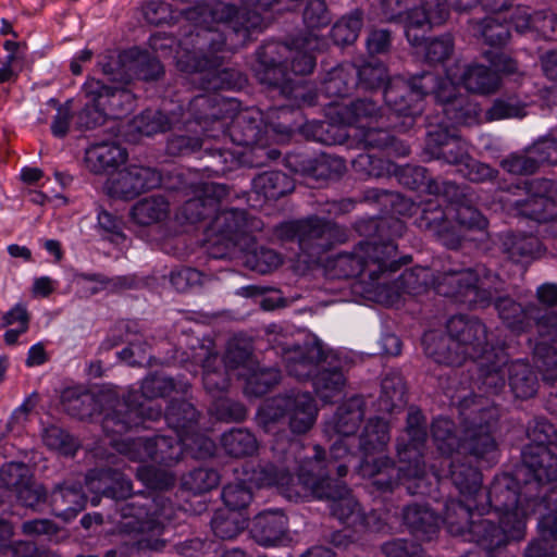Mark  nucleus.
<instances>
[{
	"label": "nucleus",
	"mask_w": 557,
	"mask_h": 557,
	"mask_svg": "<svg viewBox=\"0 0 557 557\" xmlns=\"http://www.w3.org/2000/svg\"><path fill=\"white\" fill-rule=\"evenodd\" d=\"M458 411L463 426L458 451L462 458H472L480 466L492 467L498 461L499 449L494 432L498 409L486 399L462 398Z\"/></svg>",
	"instance_id": "8"
},
{
	"label": "nucleus",
	"mask_w": 557,
	"mask_h": 557,
	"mask_svg": "<svg viewBox=\"0 0 557 557\" xmlns=\"http://www.w3.org/2000/svg\"><path fill=\"white\" fill-rule=\"evenodd\" d=\"M455 341L447 333H425L422 339L425 355L438 364L448 367H460L463 364L458 348H455Z\"/></svg>",
	"instance_id": "44"
},
{
	"label": "nucleus",
	"mask_w": 557,
	"mask_h": 557,
	"mask_svg": "<svg viewBox=\"0 0 557 557\" xmlns=\"http://www.w3.org/2000/svg\"><path fill=\"white\" fill-rule=\"evenodd\" d=\"M431 435L442 457L458 455L461 437L457 435L455 423L447 418H436L431 424Z\"/></svg>",
	"instance_id": "59"
},
{
	"label": "nucleus",
	"mask_w": 557,
	"mask_h": 557,
	"mask_svg": "<svg viewBox=\"0 0 557 557\" xmlns=\"http://www.w3.org/2000/svg\"><path fill=\"white\" fill-rule=\"evenodd\" d=\"M416 101L421 103L423 97L432 95L437 107L454 91L455 83L449 77H442L433 72H422L409 81Z\"/></svg>",
	"instance_id": "42"
},
{
	"label": "nucleus",
	"mask_w": 557,
	"mask_h": 557,
	"mask_svg": "<svg viewBox=\"0 0 557 557\" xmlns=\"http://www.w3.org/2000/svg\"><path fill=\"white\" fill-rule=\"evenodd\" d=\"M261 2H196L184 10V18L190 29L182 45L186 47V60L180 59L182 71L194 75L193 83L203 90H234L246 83L245 76L235 69L221 67L219 52L245 46L255 33L265 28V20L259 11Z\"/></svg>",
	"instance_id": "1"
},
{
	"label": "nucleus",
	"mask_w": 557,
	"mask_h": 557,
	"mask_svg": "<svg viewBox=\"0 0 557 557\" xmlns=\"http://www.w3.org/2000/svg\"><path fill=\"white\" fill-rule=\"evenodd\" d=\"M163 416L161 406L132 407L127 404H121L117 408L108 412L102 419V430L108 436L123 435L132 429L146 425L147 421H157Z\"/></svg>",
	"instance_id": "26"
},
{
	"label": "nucleus",
	"mask_w": 557,
	"mask_h": 557,
	"mask_svg": "<svg viewBox=\"0 0 557 557\" xmlns=\"http://www.w3.org/2000/svg\"><path fill=\"white\" fill-rule=\"evenodd\" d=\"M227 139H223L222 135L218 138L213 136H206L203 140V149L198 156L202 159L209 158V163L203 166V170L215 175H224L238 168L242 161V152L225 146Z\"/></svg>",
	"instance_id": "34"
},
{
	"label": "nucleus",
	"mask_w": 557,
	"mask_h": 557,
	"mask_svg": "<svg viewBox=\"0 0 557 557\" xmlns=\"http://www.w3.org/2000/svg\"><path fill=\"white\" fill-rule=\"evenodd\" d=\"M446 332L455 341L463 363L468 359L476 362L505 345L503 341H495L493 333H488L486 325L476 317L454 315L446 323Z\"/></svg>",
	"instance_id": "13"
},
{
	"label": "nucleus",
	"mask_w": 557,
	"mask_h": 557,
	"mask_svg": "<svg viewBox=\"0 0 557 557\" xmlns=\"http://www.w3.org/2000/svg\"><path fill=\"white\" fill-rule=\"evenodd\" d=\"M358 87V69L352 63H342L330 70L322 81L320 92L326 98L343 99Z\"/></svg>",
	"instance_id": "38"
},
{
	"label": "nucleus",
	"mask_w": 557,
	"mask_h": 557,
	"mask_svg": "<svg viewBox=\"0 0 557 557\" xmlns=\"http://www.w3.org/2000/svg\"><path fill=\"white\" fill-rule=\"evenodd\" d=\"M465 460L466 458H462V456L455 455L453 457H442L438 460V466H432L437 483L449 480L460 496L459 498H448L445 506L450 500L478 504L476 497L482 486V473L476 467Z\"/></svg>",
	"instance_id": "19"
},
{
	"label": "nucleus",
	"mask_w": 557,
	"mask_h": 557,
	"mask_svg": "<svg viewBox=\"0 0 557 557\" xmlns=\"http://www.w3.org/2000/svg\"><path fill=\"white\" fill-rule=\"evenodd\" d=\"M362 399L352 397L341 405L334 416V431L343 436L355 435L363 419Z\"/></svg>",
	"instance_id": "57"
},
{
	"label": "nucleus",
	"mask_w": 557,
	"mask_h": 557,
	"mask_svg": "<svg viewBox=\"0 0 557 557\" xmlns=\"http://www.w3.org/2000/svg\"><path fill=\"white\" fill-rule=\"evenodd\" d=\"M61 400L64 411L79 420L90 418L99 410L96 396L86 388H66L62 393Z\"/></svg>",
	"instance_id": "53"
},
{
	"label": "nucleus",
	"mask_w": 557,
	"mask_h": 557,
	"mask_svg": "<svg viewBox=\"0 0 557 557\" xmlns=\"http://www.w3.org/2000/svg\"><path fill=\"white\" fill-rule=\"evenodd\" d=\"M404 523L410 533L422 541H430L440 530L441 517L426 505L410 504L403 510Z\"/></svg>",
	"instance_id": "41"
},
{
	"label": "nucleus",
	"mask_w": 557,
	"mask_h": 557,
	"mask_svg": "<svg viewBox=\"0 0 557 557\" xmlns=\"http://www.w3.org/2000/svg\"><path fill=\"white\" fill-rule=\"evenodd\" d=\"M187 440L181 434L174 436L154 435L152 437L138 436L121 441L112 438L111 444L129 460L139 462L152 460L170 467L181 459L183 448L189 446Z\"/></svg>",
	"instance_id": "12"
},
{
	"label": "nucleus",
	"mask_w": 557,
	"mask_h": 557,
	"mask_svg": "<svg viewBox=\"0 0 557 557\" xmlns=\"http://www.w3.org/2000/svg\"><path fill=\"white\" fill-rule=\"evenodd\" d=\"M327 106L335 109L336 121L346 126L363 129L375 120L380 113L377 103L370 99H357L349 104L331 101Z\"/></svg>",
	"instance_id": "40"
},
{
	"label": "nucleus",
	"mask_w": 557,
	"mask_h": 557,
	"mask_svg": "<svg viewBox=\"0 0 557 557\" xmlns=\"http://www.w3.org/2000/svg\"><path fill=\"white\" fill-rule=\"evenodd\" d=\"M523 188L527 198L513 202L517 213L539 223H552V226H555L557 181L545 177L532 178L524 182Z\"/></svg>",
	"instance_id": "18"
},
{
	"label": "nucleus",
	"mask_w": 557,
	"mask_h": 557,
	"mask_svg": "<svg viewBox=\"0 0 557 557\" xmlns=\"http://www.w3.org/2000/svg\"><path fill=\"white\" fill-rule=\"evenodd\" d=\"M221 446L233 458H245L257 453L259 444L248 429L233 428L221 436Z\"/></svg>",
	"instance_id": "56"
},
{
	"label": "nucleus",
	"mask_w": 557,
	"mask_h": 557,
	"mask_svg": "<svg viewBox=\"0 0 557 557\" xmlns=\"http://www.w3.org/2000/svg\"><path fill=\"white\" fill-rule=\"evenodd\" d=\"M523 466L537 484L557 481V453L550 447L525 445L521 453Z\"/></svg>",
	"instance_id": "32"
},
{
	"label": "nucleus",
	"mask_w": 557,
	"mask_h": 557,
	"mask_svg": "<svg viewBox=\"0 0 557 557\" xmlns=\"http://www.w3.org/2000/svg\"><path fill=\"white\" fill-rule=\"evenodd\" d=\"M407 403L406 384L398 373L386 374L381 383V393L377 398V411L392 413L401 409Z\"/></svg>",
	"instance_id": "54"
},
{
	"label": "nucleus",
	"mask_w": 557,
	"mask_h": 557,
	"mask_svg": "<svg viewBox=\"0 0 557 557\" xmlns=\"http://www.w3.org/2000/svg\"><path fill=\"white\" fill-rule=\"evenodd\" d=\"M136 478L149 492L133 494V483L123 472L112 468H95L87 472L85 484L95 494L91 505L98 506L100 498L126 500L121 507L120 528L125 533H160L173 519L172 502L158 493L175 484V476L164 469L139 466Z\"/></svg>",
	"instance_id": "2"
},
{
	"label": "nucleus",
	"mask_w": 557,
	"mask_h": 557,
	"mask_svg": "<svg viewBox=\"0 0 557 557\" xmlns=\"http://www.w3.org/2000/svg\"><path fill=\"white\" fill-rule=\"evenodd\" d=\"M363 224L358 225L361 231ZM364 227L374 231V235L361 240L350 252H339L332 261V268L338 278L368 277L375 284L384 275L395 273L403 264L411 262L406 255L399 260L392 259L397 251L395 239L404 235L407 227L404 221L393 215L370 220Z\"/></svg>",
	"instance_id": "5"
},
{
	"label": "nucleus",
	"mask_w": 557,
	"mask_h": 557,
	"mask_svg": "<svg viewBox=\"0 0 557 557\" xmlns=\"http://www.w3.org/2000/svg\"><path fill=\"white\" fill-rule=\"evenodd\" d=\"M273 350L281 355L287 374L298 381L311 380L321 363L330 358V350H326L317 337L302 344L276 347Z\"/></svg>",
	"instance_id": "21"
},
{
	"label": "nucleus",
	"mask_w": 557,
	"mask_h": 557,
	"mask_svg": "<svg viewBox=\"0 0 557 557\" xmlns=\"http://www.w3.org/2000/svg\"><path fill=\"white\" fill-rule=\"evenodd\" d=\"M502 250L512 262H527L539 256L541 243L532 234L510 232L502 238Z\"/></svg>",
	"instance_id": "49"
},
{
	"label": "nucleus",
	"mask_w": 557,
	"mask_h": 557,
	"mask_svg": "<svg viewBox=\"0 0 557 557\" xmlns=\"http://www.w3.org/2000/svg\"><path fill=\"white\" fill-rule=\"evenodd\" d=\"M253 190L265 199L277 200L295 189L294 180L281 171H268L252 180Z\"/></svg>",
	"instance_id": "55"
},
{
	"label": "nucleus",
	"mask_w": 557,
	"mask_h": 557,
	"mask_svg": "<svg viewBox=\"0 0 557 557\" xmlns=\"http://www.w3.org/2000/svg\"><path fill=\"white\" fill-rule=\"evenodd\" d=\"M255 72L259 83L269 92H275L283 98L293 92L295 81L289 77L286 65L256 66Z\"/></svg>",
	"instance_id": "64"
},
{
	"label": "nucleus",
	"mask_w": 557,
	"mask_h": 557,
	"mask_svg": "<svg viewBox=\"0 0 557 557\" xmlns=\"http://www.w3.org/2000/svg\"><path fill=\"white\" fill-rule=\"evenodd\" d=\"M504 284L500 276L484 264L465 268L449 258L436 271L434 290L471 308H486L493 302L494 296L504 289Z\"/></svg>",
	"instance_id": "7"
},
{
	"label": "nucleus",
	"mask_w": 557,
	"mask_h": 557,
	"mask_svg": "<svg viewBox=\"0 0 557 557\" xmlns=\"http://www.w3.org/2000/svg\"><path fill=\"white\" fill-rule=\"evenodd\" d=\"M198 418L199 412L195 406L185 399H172L164 412L169 428L186 438L189 433L197 430Z\"/></svg>",
	"instance_id": "46"
},
{
	"label": "nucleus",
	"mask_w": 557,
	"mask_h": 557,
	"mask_svg": "<svg viewBox=\"0 0 557 557\" xmlns=\"http://www.w3.org/2000/svg\"><path fill=\"white\" fill-rule=\"evenodd\" d=\"M424 153L430 159L443 160L448 164L459 168L469 157L465 144L460 137L449 132L444 121L436 123V128L428 132Z\"/></svg>",
	"instance_id": "27"
},
{
	"label": "nucleus",
	"mask_w": 557,
	"mask_h": 557,
	"mask_svg": "<svg viewBox=\"0 0 557 557\" xmlns=\"http://www.w3.org/2000/svg\"><path fill=\"white\" fill-rule=\"evenodd\" d=\"M389 4L392 2H380L382 21L404 24L405 35L412 47L423 46L426 30L445 23L449 15V2H420L411 10L396 14L387 13Z\"/></svg>",
	"instance_id": "15"
},
{
	"label": "nucleus",
	"mask_w": 557,
	"mask_h": 557,
	"mask_svg": "<svg viewBox=\"0 0 557 557\" xmlns=\"http://www.w3.org/2000/svg\"><path fill=\"white\" fill-rule=\"evenodd\" d=\"M458 83L470 92L491 95L498 90L502 81L490 67L474 63L465 66Z\"/></svg>",
	"instance_id": "45"
},
{
	"label": "nucleus",
	"mask_w": 557,
	"mask_h": 557,
	"mask_svg": "<svg viewBox=\"0 0 557 557\" xmlns=\"http://www.w3.org/2000/svg\"><path fill=\"white\" fill-rule=\"evenodd\" d=\"M169 202L162 196H151L136 202L132 210V220L139 225H151L165 220L169 215Z\"/></svg>",
	"instance_id": "58"
},
{
	"label": "nucleus",
	"mask_w": 557,
	"mask_h": 557,
	"mask_svg": "<svg viewBox=\"0 0 557 557\" xmlns=\"http://www.w3.org/2000/svg\"><path fill=\"white\" fill-rule=\"evenodd\" d=\"M247 521L243 513L220 508L214 511L210 525L215 537L226 541L238 536L247 528Z\"/></svg>",
	"instance_id": "62"
},
{
	"label": "nucleus",
	"mask_w": 557,
	"mask_h": 557,
	"mask_svg": "<svg viewBox=\"0 0 557 557\" xmlns=\"http://www.w3.org/2000/svg\"><path fill=\"white\" fill-rule=\"evenodd\" d=\"M134 58V50L123 51L117 55H101L97 62L100 72L113 84H129V61Z\"/></svg>",
	"instance_id": "60"
},
{
	"label": "nucleus",
	"mask_w": 557,
	"mask_h": 557,
	"mask_svg": "<svg viewBox=\"0 0 557 557\" xmlns=\"http://www.w3.org/2000/svg\"><path fill=\"white\" fill-rule=\"evenodd\" d=\"M512 10V5L506 2L497 9L492 15L475 21L473 30L475 36L483 39L485 45L491 47H503L510 38V28L507 18L508 12Z\"/></svg>",
	"instance_id": "37"
},
{
	"label": "nucleus",
	"mask_w": 557,
	"mask_h": 557,
	"mask_svg": "<svg viewBox=\"0 0 557 557\" xmlns=\"http://www.w3.org/2000/svg\"><path fill=\"white\" fill-rule=\"evenodd\" d=\"M436 271L428 267H414L405 270L396 281V286L405 294L420 295L429 288L434 289Z\"/></svg>",
	"instance_id": "61"
},
{
	"label": "nucleus",
	"mask_w": 557,
	"mask_h": 557,
	"mask_svg": "<svg viewBox=\"0 0 557 557\" xmlns=\"http://www.w3.org/2000/svg\"><path fill=\"white\" fill-rule=\"evenodd\" d=\"M438 108L451 126H471L481 123V108L470 96L458 92L455 85L454 91L447 99H443Z\"/></svg>",
	"instance_id": "36"
},
{
	"label": "nucleus",
	"mask_w": 557,
	"mask_h": 557,
	"mask_svg": "<svg viewBox=\"0 0 557 557\" xmlns=\"http://www.w3.org/2000/svg\"><path fill=\"white\" fill-rule=\"evenodd\" d=\"M236 107V100L225 98L216 92L200 94L189 102L183 123L189 127L195 123L203 136H225L227 122L232 117Z\"/></svg>",
	"instance_id": "14"
},
{
	"label": "nucleus",
	"mask_w": 557,
	"mask_h": 557,
	"mask_svg": "<svg viewBox=\"0 0 557 557\" xmlns=\"http://www.w3.org/2000/svg\"><path fill=\"white\" fill-rule=\"evenodd\" d=\"M330 112L332 121H310L301 126L302 135L310 140L326 145H341L344 144L348 137L346 125L336 121L335 109Z\"/></svg>",
	"instance_id": "47"
},
{
	"label": "nucleus",
	"mask_w": 557,
	"mask_h": 557,
	"mask_svg": "<svg viewBox=\"0 0 557 557\" xmlns=\"http://www.w3.org/2000/svg\"><path fill=\"white\" fill-rule=\"evenodd\" d=\"M539 537L524 550V557H557V519L553 516L539 518Z\"/></svg>",
	"instance_id": "50"
},
{
	"label": "nucleus",
	"mask_w": 557,
	"mask_h": 557,
	"mask_svg": "<svg viewBox=\"0 0 557 557\" xmlns=\"http://www.w3.org/2000/svg\"><path fill=\"white\" fill-rule=\"evenodd\" d=\"M478 361L474 385L482 394H473L467 398H483L491 404L488 396L498 395L506 386L508 355L505 345Z\"/></svg>",
	"instance_id": "25"
},
{
	"label": "nucleus",
	"mask_w": 557,
	"mask_h": 557,
	"mask_svg": "<svg viewBox=\"0 0 557 557\" xmlns=\"http://www.w3.org/2000/svg\"><path fill=\"white\" fill-rule=\"evenodd\" d=\"M321 400L331 403L346 384L342 361L330 350V358L323 361L310 380Z\"/></svg>",
	"instance_id": "35"
},
{
	"label": "nucleus",
	"mask_w": 557,
	"mask_h": 557,
	"mask_svg": "<svg viewBox=\"0 0 557 557\" xmlns=\"http://www.w3.org/2000/svg\"><path fill=\"white\" fill-rule=\"evenodd\" d=\"M327 42L312 32L301 33L290 39L292 71L296 75H308L312 73L317 61L313 52L325 49Z\"/></svg>",
	"instance_id": "33"
},
{
	"label": "nucleus",
	"mask_w": 557,
	"mask_h": 557,
	"mask_svg": "<svg viewBox=\"0 0 557 557\" xmlns=\"http://www.w3.org/2000/svg\"><path fill=\"white\" fill-rule=\"evenodd\" d=\"M428 441V422L422 411L416 407L408 410L406 426L397 438L396 451L403 467H397L387 456L369 460L362 458L358 471L372 480L379 492H392L407 482V492L438 502L437 490L428 484L425 478L424 448Z\"/></svg>",
	"instance_id": "4"
},
{
	"label": "nucleus",
	"mask_w": 557,
	"mask_h": 557,
	"mask_svg": "<svg viewBox=\"0 0 557 557\" xmlns=\"http://www.w3.org/2000/svg\"><path fill=\"white\" fill-rule=\"evenodd\" d=\"M260 228L261 221L248 218L245 210H218L205 228L206 242L210 245V256L215 259L225 258L235 246L250 238L251 233Z\"/></svg>",
	"instance_id": "11"
},
{
	"label": "nucleus",
	"mask_w": 557,
	"mask_h": 557,
	"mask_svg": "<svg viewBox=\"0 0 557 557\" xmlns=\"http://www.w3.org/2000/svg\"><path fill=\"white\" fill-rule=\"evenodd\" d=\"M231 189L225 184L205 182L197 188V195L180 208L178 216L190 224L212 218L221 202L230 198Z\"/></svg>",
	"instance_id": "24"
},
{
	"label": "nucleus",
	"mask_w": 557,
	"mask_h": 557,
	"mask_svg": "<svg viewBox=\"0 0 557 557\" xmlns=\"http://www.w3.org/2000/svg\"><path fill=\"white\" fill-rule=\"evenodd\" d=\"M181 122L177 113L165 114L160 110L147 109L133 117L128 124L129 134L152 136L164 133Z\"/></svg>",
	"instance_id": "43"
},
{
	"label": "nucleus",
	"mask_w": 557,
	"mask_h": 557,
	"mask_svg": "<svg viewBox=\"0 0 557 557\" xmlns=\"http://www.w3.org/2000/svg\"><path fill=\"white\" fill-rule=\"evenodd\" d=\"M284 164L292 172L317 183L337 180L346 171L343 158L325 152L290 151L285 154Z\"/></svg>",
	"instance_id": "22"
},
{
	"label": "nucleus",
	"mask_w": 557,
	"mask_h": 557,
	"mask_svg": "<svg viewBox=\"0 0 557 557\" xmlns=\"http://www.w3.org/2000/svg\"><path fill=\"white\" fill-rule=\"evenodd\" d=\"M236 107L232 117L227 122L225 136L223 139H231L237 146L251 147L252 153L258 158L267 157L270 161H275L281 157V151L275 148H267L265 125L263 124L261 112L258 110H238Z\"/></svg>",
	"instance_id": "16"
},
{
	"label": "nucleus",
	"mask_w": 557,
	"mask_h": 557,
	"mask_svg": "<svg viewBox=\"0 0 557 557\" xmlns=\"http://www.w3.org/2000/svg\"><path fill=\"white\" fill-rule=\"evenodd\" d=\"M288 519L280 509L259 512L252 521L250 533L261 546L270 547L283 543L287 537Z\"/></svg>",
	"instance_id": "30"
},
{
	"label": "nucleus",
	"mask_w": 557,
	"mask_h": 557,
	"mask_svg": "<svg viewBox=\"0 0 557 557\" xmlns=\"http://www.w3.org/2000/svg\"><path fill=\"white\" fill-rule=\"evenodd\" d=\"M318 417L315 399L309 392L292 391L269 399L257 412V423L265 432L287 419L294 434H305L312 429Z\"/></svg>",
	"instance_id": "9"
},
{
	"label": "nucleus",
	"mask_w": 557,
	"mask_h": 557,
	"mask_svg": "<svg viewBox=\"0 0 557 557\" xmlns=\"http://www.w3.org/2000/svg\"><path fill=\"white\" fill-rule=\"evenodd\" d=\"M126 85H108L101 79L88 78L83 85V92L87 99L100 103L108 117L122 119L133 110L136 100Z\"/></svg>",
	"instance_id": "23"
},
{
	"label": "nucleus",
	"mask_w": 557,
	"mask_h": 557,
	"mask_svg": "<svg viewBox=\"0 0 557 557\" xmlns=\"http://www.w3.org/2000/svg\"><path fill=\"white\" fill-rule=\"evenodd\" d=\"M282 239L296 240L299 249L310 258H319L337 243L347 239L346 228L319 216L290 221L277 227Z\"/></svg>",
	"instance_id": "10"
},
{
	"label": "nucleus",
	"mask_w": 557,
	"mask_h": 557,
	"mask_svg": "<svg viewBox=\"0 0 557 557\" xmlns=\"http://www.w3.org/2000/svg\"><path fill=\"white\" fill-rule=\"evenodd\" d=\"M161 173L150 166L129 165L113 173L104 184V190L111 198L133 200L139 195L161 185Z\"/></svg>",
	"instance_id": "20"
},
{
	"label": "nucleus",
	"mask_w": 557,
	"mask_h": 557,
	"mask_svg": "<svg viewBox=\"0 0 557 557\" xmlns=\"http://www.w3.org/2000/svg\"><path fill=\"white\" fill-rule=\"evenodd\" d=\"M473 510L484 513L485 507L478 504L450 500L446 505L443 522L447 531L463 541L473 542L484 550L485 557H500L511 541H521L525 535V521L513 519V522H498L490 518L473 519Z\"/></svg>",
	"instance_id": "6"
},
{
	"label": "nucleus",
	"mask_w": 557,
	"mask_h": 557,
	"mask_svg": "<svg viewBox=\"0 0 557 557\" xmlns=\"http://www.w3.org/2000/svg\"><path fill=\"white\" fill-rule=\"evenodd\" d=\"M189 388L190 384L186 380H175L160 372L149 373L140 385L143 397L149 400L164 398L173 392L187 395Z\"/></svg>",
	"instance_id": "51"
},
{
	"label": "nucleus",
	"mask_w": 557,
	"mask_h": 557,
	"mask_svg": "<svg viewBox=\"0 0 557 557\" xmlns=\"http://www.w3.org/2000/svg\"><path fill=\"white\" fill-rule=\"evenodd\" d=\"M284 454L283 460H294L297 467V479L305 494L318 499L330 500V510L334 518L342 524L355 531H363L369 528L368 516L358 500L352 496L348 487L330 478L332 460L349 457V448L344 438L331 446L330 459L325 460V450L320 445H313L311 457L301 456L300 450L305 446L298 440L288 442L287 448H281L276 443L274 447Z\"/></svg>",
	"instance_id": "3"
},
{
	"label": "nucleus",
	"mask_w": 557,
	"mask_h": 557,
	"mask_svg": "<svg viewBox=\"0 0 557 557\" xmlns=\"http://www.w3.org/2000/svg\"><path fill=\"white\" fill-rule=\"evenodd\" d=\"M47 502L54 516L70 521L85 509L87 497L79 482L64 481L54 486Z\"/></svg>",
	"instance_id": "28"
},
{
	"label": "nucleus",
	"mask_w": 557,
	"mask_h": 557,
	"mask_svg": "<svg viewBox=\"0 0 557 557\" xmlns=\"http://www.w3.org/2000/svg\"><path fill=\"white\" fill-rule=\"evenodd\" d=\"M383 88V98L386 106L395 114L409 120L411 126L414 123V116L422 112V104L414 100L409 82L400 78L386 81Z\"/></svg>",
	"instance_id": "31"
},
{
	"label": "nucleus",
	"mask_w": 557,
	"mask_h": 557,
	"mask_svg": "<svg viewBox=\"0 0 557 557\" xmlns=\"http://www.w3.org/2000/svg\"><path fill=\"white\" fill-rule=\"evenodd\" d=\"M127 159V151L114 141H101L90 145L85 151L86 168L101 174L114 169Z\"/></svg>",
	"instance_id": "39"
},
{
	"label": "nucleus",
	"mask_w": 557,
	"mask_h": 557,
	"mask_svg": "<svg viewBox=\"0 0 557 557\" xmlns=\"http://www.w3.org/2000/svg\"><path fill=\"white\" fill-rule=\"evenodd\" d=\"M136 323L124 324L123 330H125V343L127 346L117 352L121 360L126 361L133 367L143 366L149 360V344L145 336L136 330Z\"/></svg>",
	"instance_id": "63"
},
{
	"label": "nucleus",
	"mask_w": 557,
	"mask_h": 557,
	"mask_svg": "<svg viewBox=\"0 0 557 557\" xmlns=\"http://www.w3.org/2000/svg\"><path fill=\"white\" fill-rule=\"evenodd\" d=\"M508 384L517 398L528 399L533 397L539 387L536 372L529 362L523 360L508 361Z\"/></svg>",
	"instance_id": "48"
},
{
	"label": "nucleus",
	"mask_w": 557,
	"mask_h": 557,
	"mask_svg": "<svg viewBox=\"0 0 557 557\" xmlns=\"http://www.w3.org/2000/svg\"><path fill=\"white\" fill-rule=\"evenodd\" d=\"M391 440L389 423L382 418L369 419L359 436V449L363 458L382 453Z\"/></svg>",
	"instance_id": "52"
},
{
	"label": "nucleus",
	"mask_w": 557,
	"mask_h": 557,
	"mask_svg": "<svg viewBox=\"0 0 557 557\" xmlns=\"http://www.w3.org/2000/svg\"><path fill=\"white\" fill-rule=\"evenodd\" d=\"M532 498L521 497V486L519 481L509 473L495 475L487 490L486 513L494 511L497 516L504 518V522H513L519 517L527 522L529 513L532 511Z\"/></svg>",
	"instance_id": "17"
},
{
	"label": "nucleus",
	"mask_w": 557,
	"mask_h": 557,
	"mask_svg": "<svg viewBox=\"0 0 557 557\" xmlns=\"http://www.w3.org/2000/svg\"><path fill=\"white\" fill-rule=\"evenodd\" d=\"M497 295L493 300L503 323L517 334L529 332L534 326L541 309L534 304L522 306L510 297H497Z\"/></svg>",
	"instance_id": "29"
}]
</instances>
